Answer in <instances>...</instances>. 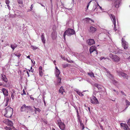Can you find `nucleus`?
Returning a JSON list of instances; mask_svg holds the SVG:
<instances>
[{
	"instance_id": "7c9ffc66",
	"label": "nucleus",
	"mask_w": 130,
	"mask_h": 130,
	"mask_svg": "<svg viewBox=\"0 0 130 130\" xmlns=\"http://www.w3.org/2000/svg\"><path fill=\"white\" fill-rule=\"evenodd\" d=\"M80 123L81 126H82V130H84V126L82 123H81L80 121Z\"/></svg>"
},
{
	"instance_id": "ddd939ff",
	"label": "nucleus",
	"mask_w": 130,
	"mask_h": 130,
	"mask_svg": "<svg viewBox=\"0 0 130 130\" xmlns=\"http://www.w3.org/2000/svg\"><path fill=\"white\" fill-rule=\"evenodd\" d=\"M112 1V2H114V5L116 8H118L119 7V2L118 0H109Z\"/></svg>"
},
{
	"instance_id": "423d86ee",
	"label": "nucleus",
	"mask_w": 130,
	"mask_h": 130,
	"mask_svg": "<svg viewBox=\"0 0 130 130\" xmlns=\"http://www.w3.org/2000/svg\"><path fill=\"white\" fill-rule=\"evenodd\" d=\"M58 124L60 128L62 130H64L65 128V125L64 123L62 122L61 120H58Z\"/></svg>"
},
{
	"instance_id": "9d476101",
	"label": "nucleus",
	"mask_w": 130,
	"mask_h": 130,
	"mask_svg": "<svg viewBox=\"0 0 130 130\" xmlns=\"http://www.w3.org/2000/svg\"><path fill=\"white\" fill-rule=\"evenodd\" d=\"M3 122L7 125H9L12 126L13 125V123L12 122L10 121L8 119H4L3 121Z\"/></svg>"
},
{
	"instance_id": "c9c22d12",
	"label": "nucleus",
	"mask_w": 130,
	"mask_h": 130,
	"mask_svg": "<svg viewBox=\"0 0 130 130\" xmlns=\"http://www.w3.org/2000/svg\"><path fill=\"white\" fill-rule=\"evenodd\" d=\"M127 123L130 127V118L128 119Z\"/></svg>"
},
{
	"instance_id": "473e14b6",
	"label": "nucleus",
	"mask_w": 130,
	"mask_h": 130,
	"mask_svg": "<svg viewBox=\"0 0 130 130\" xmlns=\"http://www.w3.org/2000/svg\"><path fill=\"white\" fill-rule=\"evenodd\" d=\"M77 93L79 95L81 96H82L84 95L81 92H78Z\"/></svg>"
},
{
	"instance_id": "c85d7f7f",
	"label": "nucleus",
	"mask_w": 130,
	"mask_h": 130,
	"mask_svg": "<svg viewBox=\"0 0 130 130\" xmlns=\"http://www.w3.org/2000/svg\"><path fill=\"white\" fill-rule=\"evenodd\" d=\"M10 126L8 125L7 126L5 127L4 128L6 130H12L11 127Z\"/></svg>"
},
{
	"instance_id": "f257e3e1",
	"label": "nucleus",
	"mask_w": 130,
	"mask_h": 130,
	"mask_svg": "<svg viewBox=\"0 0 130 130\" xmlns=\"http://www.w3.org/2000/svg\"><path fill=\"white\" fill-rule=\"evenodd\" d=\"M13 109L9 106L7 107L4 110V116L7 118L10 117L13 113Z\"/></svg>"
},
{
	"instance_id": "a878e982",
	"label": "nucleus",
	"mask_w": 130,
	"mask_h": 130,
	"mask_svg": "<svg viewBox=\"0 0 130 130\" xmlns=\"http://www.w3.org/2000/svg\"><path fill=\"white\" fill-rule=\"evenodd\" d=\"M87 73L88 75H89L91 77H94V73L92 72L89 73Z\"/></svg>"
},
{
	"instance_id": "338daca9",
	"label": "nucleus",
	"mask_w": 130,
	"mask_h": 130,
	"mask_svg": "<svg viewBox=\"0 0 130 130\" xmlns=\"http://www.w3.org/2000/svg\"><path fill=\"white\" fill-rule=\"evenodd\" d=\"M52 130H55V129L54 128H52Z\"/></svg>"
},
{
	"instance_id": "37998d69",
	"label": "nucleus",
	"mask_w": 130,
	"mask_h": 130,
	"mask_svg": "<svg viewBox=\"0 0 130 130\" xmlns=\"http://www.w3.org/2000/svg\"><path fill=\"white\" fill-rule=\"evenodd\" d=\"M121 93H122V94L123 95H124L125 96H126V95H125L124 93L123 92V91H121Z\"/></svg>"
},
{
	"instance_id": "5fc2aeb1",
	"label": "nucleus",
	"mask_w": 130,
	"mask_h": 130,
	"mask_svg": "<svg viewBox=\"0 0 130 130\" xmlns=\"http://www.w3.org/2000/svg\"><path fill=\"white\" fill-rule=\"evenodd\" d=\"M27 58H29L30 59V56L29 55H28V56H27Z\"/></svg>"
},
{
	"instance_id": "c03bdc74",
	"label": "nucleus",
	"mask_w": 130,
	"mask_h": 130,
	"mask_svg": "<svg viewBox=\"0 0 130 130\" xmlns=\"http://www.w3.org/2000/svg\"><path fill=\"white\" fill-rule=\"evenodd\" d=\"M106 58H105L104 57H101L100 58V60H102L103 59H105Z\"/></svg>"
},
{
	"instance_id": "1a4fd4ad",
	"label": "nucleus",
	"mask_w": 130,
	"mask_h": 130,
	"mask_svg": "<svg viewBox=\"0 0 130 130\" xmlns=\"http://www.w3.org/2000/svg\"><path fill=\"white\" fill-rule=\"evenodd\" d=\"M56 69V72L55 73L56 76L58 77V79L59 81V83H61V77H59V75L60 74V72L59 70L57 68V67H55Z\"/></svg>"
},
{
	"instance_id": "5701e85b",
	"label": "nucleus",
	"mask_w": 130,
	"mask_h": 130,
	"mask_svg": "<svg viewBox=\"0 0 130 130\" xmlns=\"http://www.w3.org/2000/svg\"><path fill=\"white\" fill-rule=\"evenodd\" d=\"M12 49L13 50H14V49L17 47V45L15 44H11L10 45Z\"/></svg>"
},
{
	"instance_id": "864d4df0",
	"label": "nucleus",
	"mask_w": 130,
	"mask_h": 130,
	"mask_svg": "<svg viewBox=\"0 0 130 130\" xmlns=\"http://www.w3.org/2000/svg\"><path fill=\"white\" fill-rule=\"evenodd\" d=\"M107 72L108 73H109V75H110L112 77V78H113V76H112V75L111 74H110L108 72Z\"/></svg>"
},
{
	"instance_id": "c756f323",
	"label": "nucleus",
	"mask_w": 130,
	"mask_h": 130,
	"mask_svg": "<svg viewBox=\"0 0 130 130\" xmlns=\"http://www.w3.org/2000/svg\"><path fill=\"white\" fill-rule=\"evenodd\" d=\"M68 64H62V67L63 68H65L68 66Z\"/></svg>"
},
{
	"instance_id": "6e6d98bb",
	"label": "nucleus",
	"mask_w": 130,
	"mask_h": 130,
	"mask_svg": "<svg viewBox=\"0 0 130 130\" xmlns=\"http://www.w3.org/2000/svg\"><path fill=\"white\" fill-rule=\"evenodd\" d=\"M89 6V5H88L87 6V10L88 8V7Z\"/></svg>"
},
{
	"instance_id": "20e7f679",
	"label": "nucleus",
	"mask_w": 130,
	"mask_h": 130,
	"mask_svg": "<svg viewBox=\"0 0 130 130\" xmlns=\"http://www.w3.org/2000/svg\"><path fill=\"white\" fill-rule=\"evenodd\" d=\"M109 57L111 58L112 60L114 62H118L120 61V59L117 56L110 54L109 55Z\"/></svg>"
},
{
	"instance_id": "3c124183",
	"label": "nucleus",
	"mask_w": 130,
	"mask_h": 130,
	"mask_svg": "<svg viewBox=\"0 0 130 130\" xmlns=\"http://www.w3.org/2000/svg\"><path fill=\"white\" fill-rule=\"evenodd\" d=\"M68 62H69V63H73V61H68Z\"/></svg>"
},
{
	"instance_id": "bf43d9fd",
	"label": "nucleus",
	"mask_w": 130,
	"mask_h": 130,
	"mask_svg": "<svg viewBox=\"0 0 130 130\" xmlns=\"http://www.w3.org/2000/svg\"><path fill=\"white\" fill-rule=\"evenodd\" d=\"M8 103L7 102V103H6L5 104V106H7V105H8Z\"/></svg>"
},
{
	"instance_id": "a211bd4d",
	"label": "nucleus",
	"mask_w": 130,
	"mask_h": 130,
	"mask_svg": "<svg viewBox=\"0 0 130 130\" xmlns=\"http://www.w3.org/2000/svg\"><path fill=\"white\" fill-rule=\"evenodd\" d=\"M41 37L42 41L44 44L45 43L46 39L44 36V33H42Z\"/></svg>"
},
{
	"instance_id": "774afa93",
	"label": "nucleus",
	"mask_w": 130,
	"mask_h": 130,
	"mask_svg": "<svg viewBox=\"0 0 130 130\" xmlns=\"http://www.w3.org/2000/svg\"><path fill=\"white\" fill-rule=\"evenodd\" d=\"M34 108H35V109H36H36L37 108H36L35 107V106H34Z\"/></svg>"
},
{
	"instance_id": "72a5a7b5",
	"label": "nucleus",
	"mask_w": 130,
	"mask_h": 130,
	"mask_svg": "<svg viewBox=\"0 0 130 130\" xmlns=\"http://www.w3.org/2000/svg\"><path fill=\"white\" fill-rule=\"evenodd\" d=\"M114 25V29L115 30V31H116L117 30V27H116V23H115V24L114 23H113Z\"/></svg>"
},
{
	"instance_id": "603ef678",
	"label": "nucleus",
	"mask_w": 130,
	"mask_h": 130,
	"mask_svg": "<svg viewBox=\"0 0 130 130\" xmlns=\"http://www.w3.org/2000/svg\"><path fill=\"white\" fill-rule=\"evenodd\" d=\"M61 58L62 59H64V60H65V57H62V56H61Z\"/></svg>"
},
{
	"instance_id": "f704fd0d",
	"label": "nucleus",
	"mask_w": 130,
	"mask_h": 130,
	"mask_svg": "<svg viewBox=\"0 0 130 130\" xmlns=\"http://www.w3.org/2000/svg\"><path fill=\"white\" fill-rule=\"evenodd\" d=\"M21 94L22 95L26 94V93L24 89L23 90V93H22Z\"/></svg>"
},
{
	"instance_id": "052dcab7",
	"label": "nucleus",
	"mask_w": 130,
	"mask_h": 130,
	"mask_svg": "<svg viewBox=\"0 0 130 130\" xmlns=\"http://www.w3.org/2000/svg\"><path fill=\"white\" fill-rule=\"evenodd\" d=\"M9 101V99H8L7 100V101H6V103H8V101Z\"/></svg>"
},
{
	"instance_id": "13d9d810",
	"label": "nucleus",
	"mask_w": 130,
	"mask_h": 130,
	"mask_svg": "<svg viewBox=\"0 0 130 130\" xmlns=\"http://www.w3.org/2000/svg\"><path fill=\"white\" fill-rule=\"evenodd\" d=\"M92 1H90L89 2V3H88V5H90V4L91 3V2Z\"/></svg>"
},
{
	"instance_id": "0eeeda50",
	"label": "nucleus",
	"mask_w": 130,
	"mask_h": 130,
	"mask_svg": "<svg viewBox=\"0 0 130 130\" xmlns=\"http://www.w3.org/2000/svg\"><path fill=\"white\" fill-rule=\"evenodd\" d=\"M122 46L125 49H127L128 47V43L123 38L122 39Z\"/></svg>"
},
{
	"instance_id": "49530a36",
	"label": "nucleus",
	"mask_w": 130,
	"mask_h": 130,
	"mask_svg": "<svg viewBox=\"0 0 130 130\" xmlns=\"http://www.w3.org/2000/svg\"><path fill=\"white\" fill-rule=\"evenodd\" d=\"M33 5L32 4L31 5V7H30V9L31 10H32V9L33 8Z\"/></svg>"
},
{
	"instance_id": "4d7b16f0",
	"label": "nucleus",
	"mask_w": 130,
	"mask_h": 130,
	"mask_svg": "<svg viewBox=\"0 0 130 130\" xmlns=\"http://www.w3.org/2000/svg\"><path fill=\"white\" fill-rule=\"evenodd\" d=\"M56 61L55 60H54V62H53L54 63V64H55V65H56V63H56Z\"/></svg>"
},
{
	"instance_id": "b1692460",
	"label": "nucleus",
	"mask_w": 130,
	"mask_h": 130,
	"mask_svg": "<svg viewBox=\"0 0 130 130\" xmlns=\"http://www.w3.org/2000/svg\"><path fill=\"white\" fill-rule=\"evenodd\" d=\"M125 103L126 106H127V107L125 108V109H124L125 110L126 109V108H127L128 106L129 105H130V102H129L128 100H125Z\"/></svg>"
},
{
	"instance_id": "f03ea898",
	"label": "nucleus",
	"mask_w": 130,
	"mask_h": 130,
	"mask_svg": "<svg viewBox=\"0 0 130 130\" xmlns=\"http://www.w3.org/2000/svg\"><path fill=\"white\" fill-rule=\"evenodd\" d=\"M75 34L74 30L72 29L68 28L65 31L63 34V36L64 40H66V36H70L71 35H73Z\"/></svg>"
},
{
	"instance_id": "9b49d317",
	"label": "nucleus",
	"mask_w": 130,
	"mask_h": 130,
	"mask_svg": "<svg viewBox=\"0 0 130 130\" xmlns=\"http://www.w3.org/2000/svg\"><path fill=\"white\" fill-rule=\"evenodd\" d=\"M120 125L125 130H130V128L126 124L121 123Z\"/></svg>"
},
{
	"instance_id": "a18cd8bd",
	"label": "nucleus",
	"mask_w": 130,
	"mask_h": 130,
	"mask_svg": "<svg viewBox=\"0 0 130 130\" xmlns=\"http://www.w3.org/2000/svg\"><path fill=\"white\" fill-rule=\"evenodd\" d=\"M30 98L31 100H34V98L33 97H32L31 96H30Z\"/></svg>"
},
{
	"instance_id": "f3484780",
	"label": "nucleus",
	"mask_w": 130,
	"mask_h": 130,
	"mask_svg": "<svg viewBox=\"0 0 130 130\" xmlns=\"http://www.w3.org/2000/svg\"><path fill=\"white\" fill-rule=\"evenodd\" d=\"M3 94L6 96H8V91L4 88H3L2 90Z\"/></svg>"
},
{
	"instance_id": "393cba45",
	"label": "nucleus",
	"mask_w": 130,
	"mask_h": 130,
	"mask_svg": "<svg viewBox=\"0 0 130 130\" xmlns=\"http://www.w3.org/2000/svg\"><path fill=\"white\" fill-rule=\"evenodd\" d=\"M64 91V90L63 89V88L62 87H61L59 90V92L60 93H61V94H63V93Z\"/></svg>"
},
{
	"instance_id": "e2e57ef3",
	"label": "nucleus",
	"mask_w": 130,
	"mask_h": 130,
	"mask_svg": "<svg viewBox=\"0 0 130 130\" xmlns=\"http://www.w3.org/2000/svg\"><path fill=\"white\" fill-rule=\"evenodd\" d=\"M31 72H32V73H33V72H34V70H31Z\"/></svg>"
},
{
	"instance_id": "8fccbe9b",
	"label": "nucleus",
	"mask_w": 130,
	"mask_h": 130,
	"mask_svg": "<svg viewBox=\"0 0 130 130\" xmlns=\"http://www.w3.org/2000/svg\"><path fill=\"white\" fill-rule=\"evenodd\" d=\"M90 19V20L93 23H94V21L92 20V19Z\"/></svg>"
},
{
	"instance_id": "2f4dec72",
	"label": "nucleus",
	"mask_w": 130,
	"mask_h": 130,
	"mask_svg": "<svg viewBox=\"0 0 130 130\" xmlns=\"http://www.w3.org/2000/svg\"><path fill=\"white\" fill-rule=\"evenodd\" d=\"M112 83L114 84H118V82L116 80H112Z\"/></svg>"
},
{
	"instance_id": "4c0bfd02",
	"label": "nucleus",
	"mask_w": 130,
	"mask_h": 130,
	"mask_svg": "<svg viewBox=\"0 0 130 130\" xmlns=\"http://www.w3.org/2000/svg\"><path fill=\"white\" fill-rule=\"evenodd\" d=\"M86 19H87V20H86L87 22H89V21L90 20L89 19H90V18H86Z\"/></svg>"
},
{
	"instance_id": "0e129e2a",
	"label": "nucleus",
	"mask_w": 130,
	"mask_h": 130,
	"mask_svg": "<svg viewBox=\"0 0 130 130\" xmlns=\"http://www.w3.org/2000/svg\"><path fill=\"white\" fill-rule=\"evenodd\" d=\"M116 93H117V94H118V93H119V92H118V91H116Z\"/></svg>"
},
{
	"instance_id": "6e6552de",
	"label": "nucleus",
	"mask_w": 130,
	"mask_h": 130,
	"mask_svg": "<svg viewBox=\"0 0 130 130\" xmlns=\"http://www.w3.org/2000/svg\"><path fill=\"white\" fill-rule=\"evenodd\" d=\"M90 102L93 104H98L99 102L96 98L94 96H92L90 99Z\"/></svg>"
},
{
	"instance_id": "dca6fc26",
	"label": "nucleus",
	"mask_w": 130,
	"mask_h": 130,
	"mask_svg": "<svg viewBox=\"0 0 130 130\" xmlns=\"http://www.w3.org/2000/svg\"><path fill=\"white\" fill-rule=\"evenodd\" d=\"M52 38L53 40H55L57 37V33L55 31H54L52 33Z\"/></svg>"
},
{
	"instance_id": "412c9836",
	"label": "nucleus",
	"mask_w": 130,
	"mask_h": 130,
	"mask_svg": "<svg viewBox=\"0 0 130 130\" xmlns=\"http://www.w3.org/2000/svg\"><path fill=\"white\" fill-rule=\"evenodd\" d=\"M17 2L20 7H21L23 6V3L22 0H17Z\"/></svg>"
},
{
	"instance_id": "e433bc0d",
	"label": "nucleus",
	"mask_w": 130,
	"mask_h": 130,
	"mask_svg": "<svg viewBox=\"0 0 130 130\" xmlns=\"http://www.w3.org/2000/svg\"><path fill=\"white\" fill-rule=\"evenodd\" d=\"M95 86L96 87H97L98 89H99V85L97 84H95Z\"/></svg>"
},
{
	"instance_id": "09e8293b",
	"label": "nucleus",
	"mask_w": 130,
	"mask_h": 130,
	"mask_svg": "<svg viewBox=\"0 0 130 130\" xmlns=\"http://www.w3.org/2000/svg\"><path fill=\"white\" fill-rule=\"evenodd\" d=\"M100 127H101V128L102 130H103L104 128L103 127V126H102L101 125H100Z\"/></svg>"
},
{
	"instance_id": "69168bd1",
	"label": "nucleus",
	"mask_w": 130,
	"mask_h": 130,
	"mask_svg": "<svg viewBox=\"0 0 130 130\" xmlns=\"http://www.w3.org/2000/svg\"><path fill=\"white\" fill-rule=\"evenodd\" d=\"M128 59H129V60H130V56H129L128 58Z\"/></svg>"
},
{
	"instance_id": "aec40b11",
	"label": "nucleus",
	"mask_w": 130,
	"mask_h": 130,
	"mask_svg": "<svg viewBox=\"0 0 130 130\" xmlns=\"http://www.w3.org/2000/svg\"><path fill=\"white\" fill-rule=\"evenodd\" d=\"M38 71L39 74L41 77L43 75V73L42 71V67L40 66L39 67L38 69Z\"/></svg>"
},
{
	"instance_id": "58836bf2",
	"label": "nucleus",
	"mask_w": 130,
	"mask_h": 130,
	"mask_svg": "<svg viewBox=\"0 0 130 130\" xmlns=\"http://www.w3.org/2000/svg\"><path fill=\"white\" fill-rule=\"evenodd\" d=\"M77 118H78V120H79V121H80V118H79V114H77Z\"/></svg>"
},
{
	"instance_id": "79ce46f5",
	"label": "nucleus",
	"mask_w": 130,
	"mask_h": 130,
	"mask_svg": "<svg viewBox=\"0 0 130 130\" xmlns=\"http://www.w3.org/2000/svg\"><path fill=\"white\" fill-rule=\"evenodd\" d=\"M36 110L37 111H38L39 112H40L41 111V110L39 108H37Z\"/></svg>"
},
{
	"instance_id": "7ed1b4c3",
	"label": "nucleus",
	"mask_w": 130,
	"mask_h": 130,
	"mask_svg": "<svg viewBox=\"0 0 130 130\" xmlns=\"http://www.w3.org/2000/svg\"><path fill=\"white\" fill-rule=\"evenodd\" d=\"M96 47L95 46L93 45L91 46L89 49L90 53L91 54L93 53L94 56H96L98 54L96 50Z\"/></svg>"
},
{
	"instance_id": "6ab92c4d",
	"label": "nucleus",
	"mask_w": 130,
	"mask_h": 130,
	"mask_svg": "<svg viewBox=\"0 0 130 130\" xmlns=\"http://www.w3.org/2000/svg\"><path fill=\"white\" fill-rule=\"evenodd\" d=\"M109 16L111 19H112L113 20H112V21L113 22V23H114L115 24L116 23V19L115 16L112 14H110L109 15Z\"/></svg>"
},
{
	"instance_id": "f8f14e48",
	"label": "nucleus",
	"mask_w": 130,
	"mask_h": 130,
	"mask_svg": "<svg viewBox=\"0 0 130 130\" xmlns=\"http://www.w3.org/2000/svg\"><path fill=\"white\" fill-rule=\"evenodd\" d=\"M118 74L120 76H122L124 78H125L127 79H128V76L124 73L120 72L118 73Z\"/></svg>"
},
{
	"instance_id": "4468645a",
	"label": "nucleus",
	"mask_w": 130,
	"mask_h": 130,
	"mask_svg": "<svg viewBox=\"0 0 130 130\" xmlns=\"http://www.w3.org/2000/svg\"><path fill=\"white\" fill-rule=\"evenodd\" d=\"M97 29L96 28L93 26L90 27V29L89 30V32L92 33H93L96 31Z\"/></svg>"
},
{
	"instance_id": "cd10ccee",
	"label": "nucleus",
	"mask_w": 130,
	"mask_h": 130,
	"mask_svg": "<svg viewBox=\"0 0 130 130\" xmlns=\"http://www.w3.org/2000/svg\"><path fill=\"white\" fill-rule=\"evenodd\" d=\"M15 94V93L14 91H13L11 93V97L12 99H13L14 98V95Z\"/></svg>"
},
{
	"instance_id": "39448f33",
	"label": "nucleus",
	"mask_w": 130,
	"mask_h": 130,
	"mask_svg": "<svg viewBox=\"0 0 130 130\" xmlns=\"http://www.w3.org/2000/svg\"><path fill=\"white\" fill-rule=\"evenodd\" d=\"M26 110H31V107L30 106H26L25 104H24L20 108V111L22 112L25 111Z\"/></svg>"
},
{
	"instance_id": "bb28decb",
	"label": "nucleus",
	"mask_w": 130,
	"mask_h": 130,
	"mask_svg": "<svg viewBox=\"0 0 130 130\" xmlns=\"http://www.w3.org/2000/svg\"><path fill=\"white\" fill-rule=\"evenodd\" d=\"M5 3L7 5L8 8V9H9L10 8V7L9 6V4L10 3V1L9 0H5Z\"/></svg>"
},
{
	"instance_id": "680f3d73",
	"label": "nucleus",
	"mask_w": 130,
	"mask_h": 130,
	"mask_svg": "<svg viewBox=\"0 0 130 130\" xmlns=\"http://www.w3.org/2000/svg\"><path fill=\"white\" fill-rule=\"evenodd\" d=\"M76 112H77V114H79L78 111V110H77Z\"/></svg>"
},
{
	"instance_id": "a19ab883",
	"label": "nucleus",
	"mask_w": 130,
	"mask_h": 130,
	"mask_svg": "<svg viewBox=\"0 0 130 130\" xmlns=\"http://www.w3.org/2000/svg\"><path fill=\"white\" fill-rule=\"evenodd\" d=\"M15 55L18 57L19 58V57H20V56L21 55V54H19V55H17L16 54H15Z\"/></svg>"
},
{
	"instance_id": "ea45409f",
	"label": "nucleus",
	"mask_w": 130,
	"mask_h": 130,
	"mask_svg": "<svg viewBox=\"0 0 130 130\" xmlns=\"http://www.w3.org/2000/svg\"><path fill=\"white\" fill-rule=\"evenodd\" d=\"M32 48L33 50H36L37 49V47H35L34 46H32Z\"/></svg>"
},
{
	"instance_id": "2eb2a0df",
	"label": "nucleus",
	"mask_w": 130,
	"mask_h": 130,
	"mask_svg": "<svg viewBox=\"0 0 130 130\" xmlns=\"http://www.w3.org/2000/svg\"><path fill=\"white\" fill-rule=\"evenodd\" d=\"M87 42L88 44L90 45H91L95 43V41L93 39H90L87 41Z\"/></svg>"
},
{
	"instance_id": "de8ad7c7",
	"label": "nucleus",
	"mask_w": 130,
	"mask_h": 130,
	"mask_svg": "<svg viewBox=\"0 0 130 130\" xmlns=\"http://www.w3.org/2000/svg\"><path fill=\"white\" fill-rule=\"evenodd\" d=\"M26 72H27V74H28V77H29L30 76V75H29V73L28 72V71H26Z\"/></svg>"
},
{
	"instance_id": "4be33fe9",
	"label": "nucleus",
	"mask_w": 130,
	"mask_h": 130,
	"mask_svg": "<svg viewBox=\"0 0 130 130\" xmlns=\"http://www.w3.org/2000/svg\"><path fill=\"white\" fill-rule=\"evenodd\" d=\"M1 75L3 80L5 82H7L8 81V79L6 78L5 75L3 74H1Z\"/></svg>"
}]
</instances>
